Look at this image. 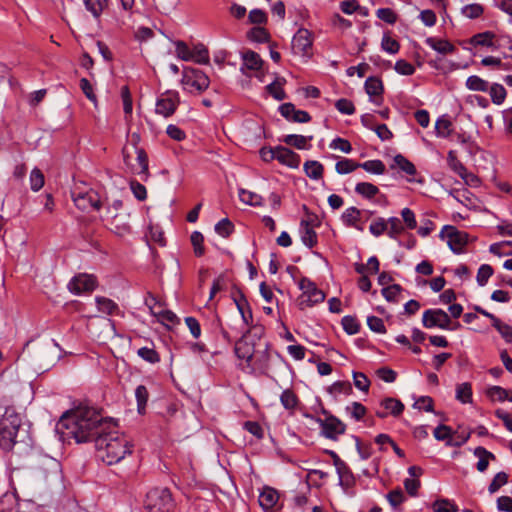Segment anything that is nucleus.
Wrapping results in <instances>:
<instances>
[{
	"label": "nucleus",
	"instance_id": "obj_37",
	"mask_svg": "<svg viewBox=\"0 0 512 512\" xmlns=\"http://www.w3.org/2000/svg\"><path fill=\"white\" fill-rule=\"evenodd\" d=\"M394 165L391 166L393 169L395 166H397L401 171L408 175H415L416 174V168L415 165L409 161L406 157H404L401 154H397L393 159Z\"/></svg>",
	"mask_w": 512,
	"mask_h": 512
},
{
	"label": "nucleus",
	"instance_id": "obj_33",
	"mask_svg": "<svg viewBox=\"0 0 512 512\" xmlns=\"http://www.w3.org/2000/svg\"><path fill=\"white\" fill-rule=\"evenodd\" d=\"M487 92L490 94L491 101L496 105H501L507 96L506 89L499 83H493L492 85L489 84Z\"/></svg>",
	"mask_w": 512,
	"mask_h": 512
},
{
	"label": "nucleus",
	"instance_id": "obj_38",
	"mask_svg": "<svg viewBox=\"0 0 512 512\" xmlns=\"http://www.w3.org/2000/svg\"><path fill=\"white\" fill-rule=\"evenodd\" d=\"M149 393L144 385H138L135 389V398L137 402V411L139 414H144L148 401Z\"/></svg>",
	"mask_w": 512,
	"mask_h": 512
},
{
	"label": "nucleus",
	"instance_id": "obj_50",
	"mask_svg": "<svg viewBox=\"0 0 512 512\" xmlns=\"http://www.w3.org/2000/svg\"><path fill=\"white\" fill-rule=\"evenodd\" d=\"M137 355L142 358L144 361L155 364L160 361V356L156 350L149 347H142L138 349Z\"/></svg>",
	"mask_w": 512,
	"mask_h": 512
},
{
	"label": "nucleus",
	"instance_id": "obj_13",
	"mask_svg": "<svg viewBox=\"0 0 512 512\" xmlns=\"http://www.w3.org/2000/svg\"><path fill=\"white\" fill-rule=\"evenodd\" d=\"M97 285L96 278L89 274H78L74 276L68 283L67 287L73 294L80 295L82 293L92 292Z\"/></svg>",
	"mask_w": 512,
	"mask_h": 512
},
{
	"label": "nucleus",
	"instance_id": "obj_42",
	"mask_svg": "<svg viewBox=\"0 0 512 512\" xmlns=\"http://www.w3.org/2000/svg\"><path fill=\"white\" fill-rule=\"evenodd\" d=\"M359 168V163L352 159L343 158L335 165V170L338 174H349Z\"/></svg>",
	"mask_w": 512,
	"mask_h": 512
},
{
	"label": "nucleus",
	"instance_id": "obj_54",
	"mask_svg": "<svg viewBox=\"0 0 512 512\" xmlns=\"http://www.w3.org/2000/svg\"><path fill=\"white\" fill-rule=\"evenodd\" d=\"M233 231H234V225L228 218H224V219L220 220L215 225V232L222 237L230 236Z\"/></svg>",
	"mask_w": 512,
	"mask_h": 512
},
{
	"label": "nucleus",
	"instance_id": "obj_26",
	"mask_svg": "<svg viewBox=\"0 0 512 512\" xmlns=\"http://www.w3.org/2000/svg\"><path fill=\"white\" fill-rule=\"evenodd\" d=\"M239 199L244 204L253 207H261L264 205V199L261 195L243 188L239 189Z\"/></svg>",
	"mask_w": 512,
	"mask_h": 512
},
{
	"label": "nucleus",
	"instance_id": "obj_53",
	"mask_svg": "<svg viewBox=\"0 0 512 512\" xmlns=\"http://www.w3.org/2000/svg\"><path fill=\"white\" fill-rule=\"evenodd\" d=\"M508 482V474L505 472H498L491 483L488 486V491L490 494H494L497 492L503 485Z\"/></svg>",
	"mask_w": 512,
	"mask_h": 512
},
{
	"label": "nucleus",
	"instance_id": "obj_29",
	"mask_svg": "<svg viewBox=\"0 0 512 512\" xmlns=\"http://www.w3.org/2000/svg\"><path fill=\"white\" fill-rule=\"evenodd\" d=\"M380 406L387 410L394 417L399 416L404 410V404L395 398L386 397L381 400Z\"/></svg>",
	"mask_w": 512,
	"mask_h": 512
},
{
	"label": "nucleus",
	"instance_id": "obj_56",
	"mask_svg": "<svg viewBox=\"0 0 512 512\" xmlns=\"http://www.w3.org/2000/svg\"><path fill=\"white\" fill-rule=\"evenodd\" d=\"M387 229H388L387 220H385L382 217H379L376 220H374L369 226L370 233L372 235H374L375 237L381 236L384 232H387Z\"/></svg>",
	"mask_w": 512,
	"mask_h": 512
},
{
	"label": "nucleus",
	"instance_id": "obj_9",
	"mask_svg": "<svg viewBox=\"0 0 512 512\" xmlns=\"http://www.w3.org/2000/svg\"><path fill=\"white\" fill-rule=\"evenodd\" d=\"M439 236L447 241L449 248L456 254L462 253L468 243V234L450 225L444 226Z\"/></svg>",
	"mask_w": 512,
	"mask_h": 512
},
{
	"label": "nucleus",
	"instance_id": "obj_14",
	"mask_svg": "<svg viewBox=\"0 0 512 512\" xmlns=\"http://www.w3.org/2000/svg\"><path fill=\"white\" fill-rule=\"evenodd\" d=\"M311 48V33L307 29H299L292 38V52L295 55L307 56L309 55Z\"/></svg>",
	"mask_w": 512,
	"mask_h": 512
},
{
	"label": "nucleus",
	"instance_id": "obj_58",
	"mask_svg": "<svg viewBox=\"0 0 512 512\" xmlns=\"http://www.w3.org/2000/svg\"><path fill=\"white\" fill-rule=\"evenodd\" d=\"M190 240H191L195 255L198 257L202 256L205 252L204 246H203L204 237H203L202 233H200L199 231H194L191 234Z\"/></svg>",
	"mask_w": 512,
	"mask_h": 512
},
{
	"label": "nucleus",
	"instance_id": "obj_32",
	"mask_svg": "<svg viewBox=\"0 0 512 512\" xmlns=\"http://www.w3.org/2000/svg\"><path fill=\"white\" fill-rule=\"evenodd\" d=\"M243 66L250 70H259L262 66V59L260 56L251 50H248L242 54Z\"/></svg>",
	"mask_w": 512,
	"mask_h": 512
},
{
	"label": "nucleus",
	"instance_id": "obj_8",
	"mask_svg": "<svg viewBox=\"0 0 512 512\" xmlns=\"http://www.w3.org/2000/svg\"><path fill=\"white\" fill-rule=\"evenodd\" d=\"M422 324L425 328H440L443 330L454 329L450 327L451 319L449 315L442 309H427L422 315ZM460 324L456 323L455 328L459 327Z\"/></svg>",
	"mask_w": 512,
	"mask_h": 512
},
{
	"label": "nucleus",
	"instance_id": "obj_20",
	"mask_svg": "<svg viewBox=\"0 0 512 512\" xmlns=\"http://www.w3.org/2000/svg\"><path fill=\"white\" fill-rule=\"evenodd\" d=\"M447 163L449 168L459 175L466 183H468V177H474V174L468 173L466 167L457 158L455 151L450 150L447 155Z\"/></svg>",
	"mask_w": 512,
	"mask_h": 512
},
{
	"label": "nucleus",
	"instance_id": "obj_31",
	"mask_svg": "<svg viewBox=\"0 0 512 512\" xmlns=\"http://www.w3.org/2000/svg\"><path fill=\"white\" fill-rule=\"evenodd\" d=\"M465 86L470 91L487 92L489 82L477 75H471L466 79Z\"/></svg>",
	"mask_w": 512,
	"mask_h": 512
},
{
	"label": "nucleus",
	"instance_id": "obj_25",
	"mask_svg": "<svg viewBox=\"0 0 512 512\" xmlns=\"http://www.w3.org/2000/svg\"><path fill=\"white\" fill-rule=\"evenodd\" d=\"M95 302L98 310L102 313L108 315H116L119 313V306L109 298L103 296H96Z\"/></svg>",
	"mask_w": 512,
	"mask_h": 512
},
{
	"label": "nucleus",
	"instance_id": "obj_3",
	"mask_svg": "<svg viewBox=\"0 0 512 512\" xmlns=\"http://www.w3.org/2000/svg\"><path fill=\"white\" fill-rule=\"evenodd\" d=\"M22 419L14 408H6L0 420V447L10 451L16 444V437L21 426Z\"/></svg>",
	"mask_w": 512,
	"mask_h": 512
},
{
	"label": "nucleus",
	"instance_id": "obj_51",
	"mask_svg": "<svg viewBox=\"0 0 512 512\" xmlns=\"http://www.w3.org/2000/svg\"><path fill=\"white\" fill-rule=\"evenodd\" d=\"M386 499L393 509H397V507L400 506L406 500V496L400 488H397L391 490L386 495Z\"/></svg>",
	"mask_w": 512,
	"mask_h": 512
},
{
	"label": "nucleus",
	"instance_id": "obj_6",
	"mask_svg": "<svg viewBox=\"0 0 512 512\" xmlns=\"http://www.w3.org/2000/svg\"><path fill=\"white\" fill-rule=\"evenodd\" d=\"M298 287L302 294L298 298V306L300 309L312 307L324 301L325 294L316 284L307 277H302L298 282Z\"/></svg>",
	"mask_w": 512,
	"mask_h": 512
},
{
	"label": "nucleus",
	"instance_id": "obj_12",
	"mask_svg": "<svg viewBox=\"0 0 512 512\" xmlns=\"http://www.w3.org/2000/svg\"><path fill=\"white\" fill-rule=\"evenodd\" d=\"M270 360L269 345L266 343L263 349H255L254 358L247 367L253 374L267 375L270 369Z\"/></svg>",
	"mask_w": 512,
	"mask_h": 512
},
{
	"label": "nucleus",
	"instance_id": "obj_34",
	"mask_svg": "<svg viewBox=\"0 0 512 512\" xmlns=\"http://www.w3.org/2000/svg\"><path fill=\"white\" fill-rule=\"evenodd\" d=\"M355 192L366 199H372L379 193V188L369 182H359L355 186Z\"/></svg>",
	"mask_w": 512,
	"mask_h": 512
},
{
	"label": "nucleus",
	"instance_id": "obj_21",
	"mask_svg": "<svg viewBox=\"0 0 512 512\" xmlns=\"http://www.w3.org/2000/svg\"><path fill=\"white\" fill-rule=\"evenodd\" d=\"M279 499L278 492L271 487H264L259 495V504L265 510L273 509Z\"/></svg>",
	"mask_w": 512,
	"mask_h": 512
},
{
	"label": "nucleus",
	"instance_id": "obj_2",
	"mask_svg": "<svg viewBox=\"0 0 512 512\" xmlns=\"http://www.w3.org/2000/svg\"><path fill=\"white\" fill-rule=\"evenodd\" d=\"M117 424L97 438L95 447L101 459L108 465L120 462L131 454L133 445L130 440L116 430Z\"/></svg>",
	"mask_w": 512,
	"mask_h": 512
},
{
	"label": "nucleus",
	"instance_id": "obj_62",
	"mask_svg": "<svg viewBox=\"0 0 512 512\" xmlns=\"http://www.w3.org/2000/svg\"><path fill=\"white\" fill-rule=\"evenodd\" d=\"M394 69L398 74L404 76H410L415 73L414 66L404 59L397 60Z\"/></svg>",
	"mask_w": 512,
	"mask_h": 512
},
{
	"label": "nucleus",
	"instance_id": "obj_48",
	"mask_svg": "<svg viewBox=\"0 0 512 512\" xmlns=\"http://www.w3.org/2000/svg\"><path fill=\"white\" fill-rule=\"evenodd\" d=\"M83 1L86 9L90 11L95 18H98L103 9L108 5V0H96V2H93L92 0Z\"/></svg>",
	"mask_w": 512,
	"mask_h": 512
},
{
	"label": "nucleus",
	"instance_id": "obj_16",
	"mask_svg": "<svg viewBox=\"0 0 512 512\" xmlns=\"http://www.w3.org/2000/svg\"><path fill=\"white\" fill-rule=\"evenodd\" d=\"M276 160L282 165L292 169H297L300 166V156L294 151L285 146H276Z\"/></svg>",
	"mask_w": 512,
	"mask_h": 512
},
{
	"label": "nucleus",
	"instance_id": "obj_59",
	"mask_svg": "<svg viewBox=\"0 0 512 512\" xmlns=\"http://www.w3.org/2000/svg\"><path fill=\"white\" fill-rule=\"evenodd\" d=\"M193 52V61L199 63V64H207L209 62V53H208V50L207 48L202 45V44H199L197 46L194 47V49L192 50Z\"/></svg>",
	"mask_w": 512,
	"mask_h": 512
},
{
	"label": "nucleus",
	"instance_id": "obj_23",
	"mask_svg": "<svg viewBox=\"0 0 512 512\" xmlns=\"http://www.w3.org/2000/svg\"><path fill=\"white\" fill-rule=\"evenodd\" d=\"M300 234L301 241L308 248H312L317 244V233L312 227H310V222L308 220H301Z\"/></svg>",
	"mask_w": 512,
	"mask_h": 512
},
{
	"label": "nucleus",
	"instance_id": "obj_36",
	"mask_svg": "<svg viewBox=\"0 0 512 512\" xmlns=\"http://www.w3.org/2000/svg\"><path fill=\"white\" fill-rule=\"evenodd\" d=\"M359 168H362L366 172L375 175H382L386 171L385 164L379 159L368 160L363 163H359Z\"/></svg>",
	"mask_w": 512,
	"mask_h": 512
},
{
	"label": "nucleus",
	"instance_id": "obj_1",
	"mask_svg": "<svg viewBox=\"0 0 512 512\" xmlns=\"http://www.w3.org/2000/svg\"><path fill=\"white\" fill-rule=\"evenodd\" d=\"M114 426V419L104 418L95 408L79 407L61 417L57 430L65 437L75 439L77 443H96L104 431Z\"/></svg>",
	"mask_w": 512,
	"mask_h": 512
},
{
	"label": "nucleus",
	"instance_id": "obj_30",
	"mask_svg": "<svg viewBox=\"0 0 512 512\" xmlns=\"http://www.w3.org/2000/svg\"><path fill=\"white\" fill-rule=\"evenodd\" d=\"M435 132L437 137L448 138L452 132V122L446 115L440 116L435 122Z\"/></svg>",
	"mask_w": 512,
	"mask_h": 512
},
{
	"label": "nucleus",
	"instance_id": "obj_63",
	"mask_svg": "<svg viewBox=\"0 0 512 512\" xmlns=\"http://www.w3.org/2000/svg\"><path fill=\"white\" fill-rule=\"evenodd\" d=\"M336 109L344 115H352L355 112V106L352 101L346 98L338 99L335 102Z\"/></svg>",
	"mask_w": 512,
	"mask_h": 512
},
{
	"label": "nucleus",
	"instance_id": "obj_22",
	"mask_svg": "<svg viewBox=\"0 0 512 512\" xmlns=\"http://www.w3.org/2000/svg\"><path fill=\"white\" fill-rule=\"evenodd\" d=\"M425 43L430 48L442 55L452 54L455 51V46L448 40L439 39L436 37H428L426 38Z\"/></svg>",
	"mask_w": 512,
	"mask_h": 512
},
{
	"label": "nucleus",
	"instance_id": "obj_61",
	"mask_svg": "<svg viewBox=\"0 0 512 512\" xmlns=\"http://www.w3.org/2000/svg\"><path fill=\"white\" fill-rule=\"evenodd\" d=\"M434 512H457L458 507L447 499L437 500L433 503Z\"/></svg>",
	"mask_w": 512,
	"mask_h": 512
},
{
	"label": "nucleus",
	"instance_id": "obj_35",
	"mask_svg": "<svg viewBox=\"0 0 512 512\" xmlns=\"http://www.w3.org/2000/svg\"><path fill=\"white\" fill-rule=\"evenodd\" d=\"M361 211L352 206L347 208L341 215L342 222L349 227H357V222L360 220Z\"/></svg>",
	"mask_w": 512,
	"mask_h": 512
},
{
	"label": "nucleus",
	"instance_id": "obj_27",
	"mask_svg": "<svg viewBox=\"0 0 512 512\" xmlns=\"http://www.w3.org/2000/svg\"><path fill=\"white\" fill-rule=\"evenodd\" d=\"M304 172L307 177L312 180H319L323 176L324 167L316 160H308L303 165Z\"/></svg>",
	"mask_w": 512,
	"mask_h": 512
},
{
	"label": "nucleus",
	"instance_id": "obj_15",
	"mask_svg": "<svg viewBox=\"0 0 512 512\" xmlns=\"http://www.w3.org/2000/svg\"><path fill=\"white\" fill-rule=\"evenodd\" d=\"M280 114L288 121L296 123H308L311 116L304 110H297L292 103H284L279 107Z\"/></svg>",
	"mask_w": 512,
	"mask_h": 512
},
{
	"label": "nucleus",
	"instance_id": "obj_40",
	"mask_svg": "<svg viewBox=\"0 0 512 512\" xmlns=\"http://www.w3.org/2000/svg\"><path fill=\"white\" fill-rule=\"evenodd\" d=\"M280 402L285 409L293 410L298 405L299 400L291 389H286L280 395Z\"/></svg>",
	"mask_w": 512,
	"mask_h": 512
},
{
	"label": "nucleus",
	"instance_id": "obj_24",
	"mask_svg": "<svg viewBox=\"0 0 512 512\" xmlns=\"http://www.w3.org/2000/svg\"><path fill=\"white\" fill-rule=\"evenodd\" d=\"M474 455L479 459L476 464V468L479 472H485L488 468L489 460L495 459L493 453L481 446L474 449Z\"/></svg>",
	"mask_w": 512,
	"mask_h": 512
},
{
	"label": "nucleus",
	"instance_id": "obj_5",
	"mask_svg": "<svg viewBox=\"0 0 512 512\" xmlns=\"http://www.w3.org/2000/svg\"><path fill=\"white\" fill-rule=\"evenodd\" d=\"M322 414L325 416L324 419L310 415H306V417L312 419L319 425L323 437L334 441L338 440L339 436L345 433L346 425L325 409H322Z\"/></svg>",
	"mask_w": 512,
	"mask_h": 512
},
{
	"label": "nucleus",
	"instance_id": "obj_47",
	"mask_svg": "<svg viewBox=\"0 0 512 512\" xmlns=\"http://www.w3.org/2000/svg\"><path fill=\"white\" fill-rule=\"evenodd\" d=\"M135 150H136V154H137V163H138V168L136 169V173L138 175H144V176H147L148 174V157H147V154L146 152L141 149V148H137L135 146Z\"/></svg>",
	"mask_w": 512,
	"mask_h": 512
},
{
	"label": "nucleus",
	"instance_id": "obj_28",
	"mask_svg": "<svg viewBox=\"0 0 512 512\" xmlns=\"http://www.w3.org/2000/svg\"><path fill=\"white\" fill-rule=\"evenodd\" d=\"M312 139V136H303V135H297V134H289L285 135L281 141L284 142L286 145L293 146L300 150L308 149V141Z\"/></svg>",
	"mask_w": 512,
	"mask_h": 512
},
{
	"label": "nucleus",
	"instance_id": "obj_60",
	"mask_svg": "<svg viewBox=\"0 0 512 512\" xmlns=\"http://www.w3.org/2000/svg\"><path fill=\"white\" fill-rule=\"evenodd\" d=\"M44 185V175L43 173L34 168L30 174V187L33 191H39Z\"/></svg>",
	"mask_w": 512,
	"mask_h": 512
},
{
	"label": "nucleus",
	"instance_id": "obj_18",
	"mask_svg": "<svg viewBox=\"0 0 512 512\" xmlns=\"http://www.w3.org/2000/svg\"><path fill=\"white\" fill-rule=\"evenodd\" d=\"M364 88L366 93L370 96L371 101L376 105L382 102L383 83L378 77H368L365 81Z\"/></svg>",
	"mask_w": 512,
	"mask_h": 512
},
{
	"label": "nucleus",
	"instance_id": "obj_39",
	"mask_svg": "<svg viewBox=\"0 0 512 512\" xmlns=\"http://www.w3.org/2000/svg\"><path fill=\"white\" fill-rule=\"evenodd\" d=\"M456 399L463 404L472 402V386L468 382L458 384L456 387Z\"/></svg>",
	"mask_w": 512,
	"mask_h": 512
},
{
	"label": "nucleus",
	"instance_id": "obj_17",
	"mask_svg": "<svg viewBox=\"0 0 512 512\" xmlns=\"http://www.w3.org/2000/svg\"><path fill=\"white\" fill-rule=\"evenodd\" d=\"M109 220V229L118 236H125L131 232V227L128 222V215L115 213Z\"/></svg>",
	"mask_w": 512,
	"mask_h": 512
},
{
	"label": "nucleus",
	"instance_id": "obj_52",
	"mask_svg": "<svg viewBox=\"0 0 512 512\" xmlns=\"http://www.w3.org/2000/svg\"><path fill=\"white\" fill-rule=\"evenodd\" d=\"M509 390L501 387V386H491L487 389V396L492 400H497L499 402L506 401L509 395Z\"/></svg>",
	"mask_w": 512,
	"mask_h": 512
},
{
	"label": "nucleus",
	"instance_id": "obj_57",
	"mask_svg": "<svg viewBox=\"0 0 512 512\" xmlns=\"http://www.w3.org/2000/svg\"><path fill=\"white\" fill-rule=\"evenodd\" d=\"M493 275V269L489 264H482L477 272L476 280L479 286H485Z\"/></svg>",
	"mask_w": 512,
	"mask_h": 512
},
{
	"label": "nucleus",
	"instance_id": "obj_19",
	"mask_svg": "<svg viewBox=\"0 0 512 512\" xmlns=\"http://www.w3.org/2000/svg\"><path fill=\"white\" fill-rule=\"evenodd\" d=\"M234 351L239 359L245 360L246 364H251L254 358L255 347L249 343L246 335H243L235 344Z\"/></svg>",
	"mask_w": 512,
	"mask_h": 512
},
{
	"label": "nucleus",
	"instance_id": "obj_11",
	"mask_svg": "<svg viewBox=\"0 0 512 512\" xmlns=\"http://www.w3.org/2000/svg\"><path fill=\"white\" fill-rule=\"evenodd\" d=\"M179 102V93L174 90H168L157 99L155 111L157 114L169 117L176 111Z\"/></svg>",
	"mask_w": 512,
	"mask_h": 512
},
{
	"label": "nucleus",
	"instance_id": "obj_41",
	"mask_svg": "<svg viewBox=\"0 0 512 512\" xmlns=\"http://www.w3.org/2000/svg\"><path fill=\"white\" fill-rule=\"evenodd\" d=\"M346 414L355 421H360L366 414V407L359 402H352L351 405L346 406Z\"/></svg>",
	"mask_w": 512,
	"mask_h": 512
},
{
	"label": "nucleus",
	"instance_id": "obj_64",
	"mask_svg": "<svg viewBox=\"0 0 512 512\" xmlns=\"http://www.w3.org/2000/svg\"><path fill=\"white\" fill-rule=\"evenodd\" d=\"M500 335L504 338L507 343H512V326L506 323H503L500 319L498 323L493 326Z\"/></svg>",
	"mask_w": 512,
	"mask_h": 512
},
{
	"label": "nucleus",
	"instance_id": "obj_7",
	"mask_svg": "<svg viewBox=\"0 0 512 512\" xmlns=\"http://www.w3.org/2000/svg\"><path fill=\"white\" fill-rule=\"evenodd\" d=\"M210 80L208 76L199 69H189L184 72L182 84L184 90L189 93H201L209 87Z\"/></svg>",
	"mask_w": 512,
	"mask_h": 512
},
{
	"label": "nucleus",
	"instance_id": "obj_10",
	"mask_svg": "<svg viewBox=\"0 0 512 512\" xmlns=\"http://www.w3.org/2000/svg\"><path fill=\"white\" fill-rule=\"evenodd\" d=\"M72 199L75 206L83 212L98 211L101 207V198L93 189L85 192L73 191Z\"/></svg>",
	"mask_w": 512,
	"mask_h": 512
},
{
	"label": "nucleus",
	"instance_id": "obj_45",
	"mask_svg": "<svg viewBox=\"0 0 512 512\" xmlns=\"http://www.w3.org/2000/svg\"><path fill=\"white\" fill-rule=\"evenodd\" d=\"M483 11V6L478 3L467 4L461 8V14L469 19L479 18Z\"/></svg>",
	"mask_w": 512,
	"mask_h": 512
},
{
	"label": "nucleus",
	"instance_id": "obj_46",
	"mask_svg": "<svg viewBox=\"0 0 512 512\" xmlns=\"http://www.w3.org/2000/svg\"><path fill=\"white\" fill-rule=\"evenodd\" d=\"M341 324L343 330L349 335L357 334L360 330V324L358 320L350 315L344 316L341 320Z\"/></svg>",
	"mask_w": 512,
	"mask_h": 512
},
{
	"label": "nucleus",
	"instance_id": "obj_55",
	"mask_svg": "<svg viewBox=\"0 0 512 512\" xmlns=\"http://www.w3.org/2000/svg\"><path fill=\"white\" fill-rule=\"evenodd\" d=\"M381 48L389 54H396L400 49V44L388 34H384L381 41Z\"/></svg>",
	"mask_w": 512,
	"mask_h": 512
},
{
	"label": "nucleus",
	"instance_id": "obj_43",
	"mask_svg": "<svg viewBox=\"0 0 512 512\" xmlns=\"http://www.w3.org/2000/svg\"><path fill=\"white\" fill-rule=\"evenodd\" d=\"M387 223H388L387 235L392 239H396L398 237V235H400L404 231V226H403L401 220L397 217L388 218Z\"/></svg>",
	"mask_w": 512,
	"mask_h": 512
},
{
	"label": "nucleus",
	"instance_id": "obj_4",
	"mask_svg": "<svg viewBox=\"0 0 512 512\" xmlns=\"http://www.w3.org/2000/svg\"><path fill=\"white\" fill-rule=\"evenodd\" d=\"M175 507L172 493L166 487H155L146 493L144 508L148 512H174Z\"/></svg>",
	"mask_w": 512,
	"mask_h": 512
},
{
	"label": "nucleus",
	"instance_id": "obj_49",
	"mask_svg": "<svg viewBox=\"0 0 512 512\" xmlns=\"http://www.w3.org/2000/svg\"><path fill=\"white\" fill-rule=\"evenodd\" d=\"M511 246H512L511 241H501V242L491 244L489 247V251L494 255L507 256L512 253L510 250Z\"/></svg>",
	"mask_w": 512,
	"mask_h": 512
},
{
	"label": "nucleus",
	"instance_id": "obj_44",
	"mask_svg": "<svg viewBox=\"0 0 512 512\" xmlns=\"http://www.w3.org/2000/svg\"><path fill=\"white\" fill-rule=\"evenodd\" d=\"M494 37L495 35L490 31L478 33L471 38V44H473L474 46L491 47L493 46Z\"/></svg>",
	"mask_w": 512,
	"mask_h": 512
}]
</instances>
